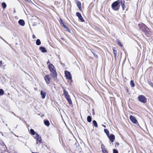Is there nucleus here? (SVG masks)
I'll use <instances>...</instances> for the list:
<instances>
[{
  "instance_id": "nucleus-39",
  "label": "nucleus",
  "mask_w": 153,
  "mask_h": 153,
  "mask_svg": "<svg viewBox=\"0 0 153 153\" xmlns=\"http://www.w3.org/2000/svg\"><path fill=\"white\" fill-rule=\"evenodd\" d=\"M102 126L105 128L106 127V126H105L103 125H102Z\"/></svg>"
},
{
  "instance_id": "nucleus-21",
  "label": "nucleus",
  "mask_w": 153,
  "mask_h": 153,
  "mask_svg": "<svg viewBox=\"0 0 153 153\" xmlns=\"http://www.w3.org/2000/svg\"><path fill=\"white\" fill-rule=\"evenodd\" d=\"M30 133L33 135H34L36 133L32 129H31L30 130Z\"/></svg>"
},
{
  "instance_id": "nucleus-13",
  "label": "nucleus",
  "mask_w": 153,
  "mask_h": 153,
  "mask_svg": "<svg viewBox=\"0 0 153 153\" xmlns=\"http://www.w3.org/2000/svg\"><path fill=\"white\" fill-rule=\"evenodd\" d=\"M40 94L41 95L42 98L43 99H44L46 97V93L44 91L42 90L41 91Z\"/></svg>"
},
{
  "instance_id": "nucleus-8",
  "label": "nucleus",
  "mask_w": 153,
  "mask_h": 153,
  "mask_svg": "<svg viewBox=\"0 0 153 153\" xmlns=\"http://www.w3.org/2000/svg\"><path fill=\"white\" fill-rule=\"evenodd\" d=\"M76 16L78 17L79 19L81 22H83L84 21V20L80 13L79 12H77L76 13Z\"/></svg>"
},
{
  "instance_id": "nucleus-24",
  "label": "nucleus",
  "mask_w": 153,
  "mask_h": 153,
  "mask_svg": "<svg viewBox=\"0 0 153 153\" xmlns=\"http://www.w3.org/2000/svg\"><path fill=\"white\" fill-rule=\"evenodd\" d=\"M36 44L38 45H39L41 44V42L39 39H37L36 42Z\"/></svg>"
},
{
  "instance_id": "nucleus-35",
  "label": "nucleus",
  "mask_w": 153,
  "mask_h": 153,
  "mask_svg": "<svg viewBox=\"0 0 153 153\" xmlns=\"http://www.w3.org/2000/svg\"><path fill=\"white\" fill-rule=\"evenodd\" d=\"M33 38L34 39H35L36 38V36L34 35H33L32 36Z\"/></svg>"
},
{
  "instance_id": "nucleus-7",
  "label": "nucleus",
  "mask_w": 153,
  "mask_h": 153,
  "mask_svg": "<svg viewBox=\"0 0 153 153\" xmlns=\"http://www.w3.org/2000/svg\"><path fill=\"white\" fill-rule=\"evenodd\" d=\"M130 118L131 121L134 123H136L137 122V120L135 117L134 116L130 115Z\"/></svg>"
},
{
  "instance_id": "nucleus-29",
  "label": "nucleus",
  "mask_w": 153,
  "mask_h": 153,
  "mask_svg": "<svg viewBox=\"0 0 153 153\" xmlns=\"http://www.w3.org/2000/svg\"><path fill=\"white\" fill-rule=\"evenodd\" d=\"M4 91L2 89H0V96L4 94Z\"/></svg>"
},
{
  "instance_id": "nucleus-34",
  "label": "nucleus",
  "mask_w": 153,
  "mask_h": 153,
  "mask_svg": "<svg viewBox=\"0 0 153 153\" xmlns=\"http://www.w3.org/2000/svg\"><path fill=\"white\" fill-rule=\"evenodd\" d=\"M118 44H119V45H120V46L121 47H122L123 46V45H122L120 43V42H119V41H118Z\"/></svg>"
},
{
  "instance_id": "nucleus-2",
  "label": "nucleus",
  "mask_w": 153,
  "mask_h": 153,
  "mask_svg": "<svg viewBox=\"0 0 153 153\" xmlns=\"http://www.w3.org/2000/svg\"><path fill=\"white\" fill-rule=\"evenodd\" d=\"M139 27L140 29L142 30L143 32H145L146 33L147 32L148 33L149 31V29L148 28V27L144 24H142L141 25H139ZM148 33L146 34L147 35Z\"/></svg>"
},
{
  "instance_id": "nucleus-42",
  "label": "nucleus",
  "mask_w": 153,
  "mask_h": 153,
  "mask_svg": "<svg viewBox=\"0 0 153 153\" xmlns=\"http://www.w3.org/2000/svg\"><path fill=\"white\" fill-rule=\"evenodd\" d=\"M38 143V142H37L36 143V144H37Z\"/></svg>"
},
{
  "instance_id": "nucleus-4",
  "label": "nucleus",
  "mask_w": 153,
  "mask_h": 153,
  "mask_svg": "<svg viewBox=\"0 0 153 153\" xmlns=\"http://www.w3.org/2000/svg\"><path fill=\"white\" fill-rule=\"evenodd\" d=\"M139 101L141 102L145 103L146 102V98L143 95H140L138 97Z\"/></svg>"
},
{
  "instance_id": "nucleus-1",
  "label": "nucleus",
  "mask_w": 153,
  "mask_h": 153,
  "mask_svg": "<svg viewBox=\"0 0 153 153\" xmlns=\"http://www.w3.org/2000/svg\"><path fill=\"white\" fill-rule=\"evenodd\" d=\"M49 68L51 71L52 73L50 74L51 76H52L54 78L56 77L57 74L56 72V69L52 64H49Z\"/></svg>"
},
{
  "instance_id": "nucleus-9",
  "label": "nucleus",
  "mask_w": 153,
  "mask_h": 153,
  "mask_svg": "<svg viewBox=\"0 0 153 153\" xmlns=\"http://www.w3.org/2000/svg\"><path fill=\"white\" fill-rule=\"evenodd\" d=\"M108 137L109 138V139L111 143H113L114 142L115 139V136L114 134H111L110 136L108 135Z\"/></svg>"
},
{
  "instance_id": "nucleus-12",
  "label": "nucleus",
  "mask_w": 153,
  "mask_h": 153,
  "mask_svg": "<svg viewBox=\"0 0 153 153\" xmlns=\"http://www.w3.org/2000/svg\"><path fill=\"white\" fill-rule=\"evenodd\" d=\"M76 4L77 5V7H78L79 10H81L82 8H81V3L79 1L77 0L76 1Z\"/></svg>"
},
{
  "instance_id": "nucleus-40",
  "label": "nucleus",
  "mask_w": 153,
  "mask_h": 153,
  "mask_svg": "<svg viewBox=\"0 0 153 153\" xmlns=\"http://www.w3.org/2000/svg\"><path fill=\"white\" fill-rule=\"evenodd\" d=\"M116 144L117 145H119V143H116Z\"/></svg>"
},
{
  "instance_id": "nucleus-41",
  "label": "nucleus",
  "mask_w": 153,
  "mask_h": 153,
  "mask_svg": "<svg viewBox=\"0 0 153 153\" xmlns=\"http://www.w3.org/2000/svg\"><path fill=\"white\" fill-rule=\"evenodd\" d=\"M13 113L14 114V115H15V116H16L15 115V114Z\"/></svg>"
},
{
  "instance_id": "nucleus-5",
  "label": "nucleus",
  "mask_w": 153,
  "mask_h": 153,
  "mask_svg": "<svg viewBox=\"0 0 153 153\" xmlns=\"http://www.w3.org/2000/svg\"><path fill=\"white\" fill-rule=\"evenodd\" d=\"M49 75H47L44 77V79L47 84H48L50 83V77H49Z\"/></svg>"
},
{
  "instance_id": "nucleus-43",
  "label": "nucleus",
  "mask_w": 153,
  "mask_h": 153,
  "mask_svg": "<svg viewBox=\"0 0 153 153\" xmlns=\"http://www.w3.org/2000/svg\"><path fill=\"white\" fill-rule=\"evenodd\" d=\"M96 56V57H97V55H96V56Z\"/></svg>"
},
{
  "instance_id": "nucleus-14",
  "label": "nucleus",
  "mask_w": 153,
  "mask_h": 153,
  "mask_svg": "<svg viewBox=\"0 0 153 153\" xmlns=\"http://www.w3.org/2000/svg\"><path fill=\"white\" fill-rule=\"evenodd\" d=\"M40 50L41 51L42 53H45L47 52V50L46 49V48L43 47H40L39 48Z\"/></svg>"
},
{
  "instance_id": "nucleus-19",
  "label": "nucleus",
  "mask_w": 153,
  "mask_h": 153,
  "mask_svg": "<svg viewBox=\"0 0 153 153\" xmlns=\"http://www.w3.org/2000/svg\"><path fill=\"white\" fill-rule=\"evenodd\" d=\"M113 51L114 53V57L115 59L116 58V55L117 53V51L116 49V48L115 47H114V48H113Z\"/></svg>"
},
{
  "instance_id": "nucleus-22",
  "label": "nucleus",
  "mask_w": 153,
  "mask_h": 153,
  "mask_svg": "<svg viewBox=\"0 0 153 153\" xmlns=\"http://www.w3.org/2000/svg\"><path fill=\"white\" fill-rule=\"evenodd\" d=\"M93 123L95 127L97 128L98 127L97 124L95 120H94L93 121Z\"/></svg>"
},
{
  "instance_id": "nucleus-33",
  "label": "nucleus",
  "mask_w": 153,
  "mask_h": 153,
  "mask_svg": "<svg viewBox=\"0 0 153 153\" xmlns=\"http://www.w3.org/2000/svg\"><path fill=\"white\" fill-rule=\"evenodd\" d=\"M122 8H123V10H124L125 9V4H124L123 5H122Z\"/></svg>"
},
{
  "instance_id": "nucleus-3",
  "label": "nucleus",
  "mask_w": 153,
  "mask_h": 153,
  "mask_svg": "<svg viewBox=\"0 0 153 153\" xmlns=\"http://www.w3.org/2000/svg\"><path fill=\"white\" fill-rule=\"evenodd\" d=\"M119 2L118 1L114 2L111 5L112 9L114 10L117 11L119 9V6H118Z\"/></svg>"
},
{
  "instance_id": "nucleus-11",
  "label": "nucleus",
  "mask_w": 153,
  "mask_h": 153,
  "mask_svg": "<svg viewBox=\"0 0 153 153\" xmlns=\"http://www.w3.org/2000/svg\"><path fill=\"white\" fill-rule=\"evenodd\" d=\"M101 146L102 151L104 153H108V152L106 150V149L105 148V147L104 145L102 144Z\"/></svg>"
},
{
  "instance_id": "nucleus-37",
  "label": "nucleus",
  "mask_w": 153,
  "mask_h": 153,
  "mask_svg": "<svg viewBox=\"0 0 153 153\" xmlns=\"http://www.w3.org/2000/svg\"><path fill=\"white\" fill-rule=\"evenodd\" d=\"M1 143H2V144H1V145H2V146H3L4 145V143L2 142H1Z\"/></svg>"
},
{
  "instance_id": "nucleus-26",
  "label": "nucleus",
  "mask_w": 153,
  "mask_h": 153,
  "mask_svg": "<svg viewBox=\"0 0 153 153\" xmlns=\"http://www.w3.org/2000/svg\"><path fill=\"white\" fill-rule=\"evenodd\" d=\"M1 5L3 9H5L6 8L7 5L5 2L2 3Z\"/></svg>"
},
{
  "instance_id": "nucleus-18",
  "label": "nucleus",
  "mask_w": 153,
  "mask_h": 153,
  "mask_svg": "<svg viewBox=\"0 0 153 153\" xmlns=\"http://www.w3.org/2000/svg\"><path fill=\"white\" fill-rule=\"evenodd\" d=\"M44 123L47 126H49L50 124L48 120H44Z\"/></svg>"
},
{
  "instance_id": "nucleus-31",
  "label": "nucleus",
  "mask_w": 153,
  "mask_h": 153,
  "mask_svg": "<svg viewBox=\"0 0 153 153\" xmlns=\"http://www.w3.org/2000/svg\"><path fill=\"white\" fill-rule=\"evenodd\" d=\"M149 84L152 87H153V83L152 82H149Z\"/></svg>"
},
{
  "instance_id": "nucleus-6",
  "label": "nucleus",
  "mask_w": 153,
  "mask_h": 153,
  "mask_svg": "<svg viewBox=\"0 0 153 153\" xmlns=\"http://www.w3.org/2000/svg\"><path fill=\"white\" fill-rule=\"evenodd\" d=\"M65 74L66 78L69 80L72 79L70 73L68 71H65Z\"/></svg>"
},
{
  "instance_id": "nucleus-25",
  "label": "nucleus",
  "mask_w": 153,
  "mask_h": 153,
  "mask_svg": "<svg viewBox=\"0 0 153 153\" xmlns=\"http://www.w3.org/2000/svg\"><path fill=\"white\" fill-rule=\"evenodd\" d=\"M120 4H121V5H123L125 3V1L124 0H121L120 1H119Z\"/></svg>"
},
{
  "instance_id": "nucleus-28",
  "label": "nucleus",
  "mask_w": 153,
  "mask_h": 153,
  "mask_svg": "<svg viewBox=\"0 0 153 153\" xmlns=\"http://www.w3.org/2000/svg\"><path fill=\"white\" fill-rule=\"evenodd\" d=\"M130 85L131 87H133L135 85L133 80H131L130 81Z\"/></svg>"
},
{
  "instance_id": "nucleus-20",
  "label": "nucleus",
  "mask_w": 153,
  "mask_h": 153,
  "mask_svg": "<svg viewBox=\"0 0 153 153\" xmlns=\"http://www.w3.org/2000/svg\"><path fill=\"white\" fill-rule=\"evenodd\" d=\"M60 22L61 25H62V26L64 27V28H65V27H66L67 26L65 25L63 21L61 19H60Z\"/></svg>"
},
{
  "instance_id": "nucleus-38",
  "label": "nucleus",
  "mask_w": 153,
  "mask_h": 153,
  "mask_svg": "<svg viewBox=\"0 0 153 153\" xmlns=\"http://www.w3.org/2000/svg\"><path fill=\"white\" fill-rule=\"evenodd\" d=\"M49 64H50V62H49V61H48V62H47V64H48V65H49Z\"/></svg>"
},
{
  "instance_id": "nucleus-16",
  "label": "nucleus",
  "mask_w": 153,
  "mask_h": 153,
  "mask_svg": "<svg viewBox=\"0 0 153 153\" xmlns=\"http://www.w3.org/2000/svg\"><path fill=\"white\" fill-rule=\"evenodd\" d=\"M64 94L65 96V97H68L70 96L68 94V91L65 90H64Z\"/></svg>"
},
{
  "instance_id": "nucleus-23",
  "label": "nucleus",
  "mask_w": 153,
  "mask_h": 153,
  "mask_svg": "<svg viewBox=\"0 0 153 153\" xmlns=\"http://www.w3.org/2000/svg\"><path fill=\"white\" fill-rule=\"evenodd\" d=\"M87 120L88 122H91L92 120L91 117L90 116H88L87 118Z\"/></svg>"
},
{
  "instance_id": "nucleus-30",
  "label": "nucleus",
  "mask_w": 153,
  "mask_h": 153,
  "mask_svg": "<svg viewBox=\"0 0 153 153\" xmlns=\"http://www.w3.org/2000/svg\"><path fill=\"white\" fill-rule=\"evenodd\" d=\"M65 28L66 29V30L69 32H70V30L68 28V27L67 26L66 27H65Z\"/></svg>"
},
{
  "instance_id": "nucleus-10",
  "label": "nucleus",
  "mask_w": 153,
  "mask_h": 153,
  "mask_svg": "<svg viewBox=\"0 0 153 153\" xmlns=\"http://www.w3.org/2000/svg\"><path fill=\"white\" fill-rule=\"evenodd\" d=\"M35 137L37 139V140L39 141L40 143H41L42 142V138L40 137L38 134L37 133H36Z\"/></svg>"
},
{
  "instance_id": "nucleus-17",
  "label": "nucleus",
  "mask_w": 153,
  "mask_h": 153,
  "mask_svg": "<svg viewBox=\"0 0 153 153\" xmlns=\"http://www.w3.org/2000/svg\"><path fill=\"white\" fill-rule=\"evenodd\" d=\"M65 98L66 99L69 104H72V102L70 96L65 97Z\"/></svg>"
},
{
  "instance_id": "nucleus-36",
  "label": "nucleus",
  "mask_w": 153,
  "mask_h": 153,
  "mask_svg": "<svg viewBox=\"0 0 153 153\" xmlns=\"http://www.w3.org/2000/svg\"><path fill=\"white\" fill-rule=\"evenodd\" d=\"M2 64V62L0 61V66H1V65Z\"/></svg>"
},
{
  "instance_id": "nucleus-27",
  "label": "nucleus",
  "mask_w": 153,
  "mask_h": 153,
  "mask_svg": "<svg viewBox=\"0 0 153 153\" xmlns=\"http://www.w3.org/2000/svg\"><path fill=\"white\" fill-rule=\"evenodd\" d=\"M104 131L105 133L106 134L107 136H108L109 134V132L108 130L107 129H105Z\"/></svg>"
},
{
  "instance_id": "nucleus-15",
  "label": "nucleus",
  "mask_w": 153,
  "mask_h": 153,
  "mask_svg": "<svg viewBox=\"0 0 153 153\" xmlns=\"http://www.w3.org/2000/svg\"><path fill=\"white\" fill-rule=\"evenodd\" d=\"M18 22L19 24L22 26H23L25 25L24 21L22 19H20L19 21Z\"/></svg>"
},
{
  "instance_id": "nucleus-32",
  "label": "nucleus",
  "mask_w": 153,
  "mask_h": 153,
  "mask_svg": "<svg viewBox=\"0 0 153 153\" xmlns=\"http://www.w3.org/2000/svg\"><path fill=\"white\" fill-rule=\"evenodd\" d=\"M113 153H118L117 151L115 149H114L113 150Z\"/></svg>"
}]
</instances>
